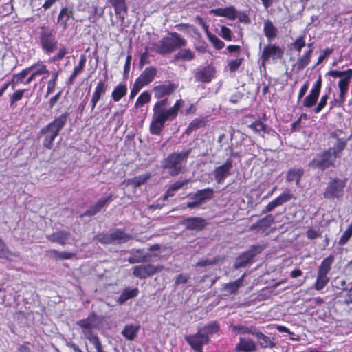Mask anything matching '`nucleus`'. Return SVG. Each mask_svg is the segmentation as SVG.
<instances>
[{"label": "nucleus", "instance_id": "4be33fe9", "mask_svg": "<svg viewBox=\"0 0 352 352\" xmlns=\"http://www.w3.org/2000/svg\"><path fill=\"white\" fill-rule=\"evenodd\" d=\"M256 349V342L250 338L240 337L235 346L236 352H253Z\"/></svg>", "mask_w": 352, "mask_h": 352}, {"label": "nucleus", "instance_id": "864d4df0", "mask_svg": "<svg viewBox=\"0 0 352 352\" xmlns=\"http://www.w3.org/2000/svg\"><path fill=\"white\" fill-rule=\"evenodd\" d=\"M59 72H55L52 74L51 78L47 82V94L45 97L53 93L55 90Z\"/></svg>", "mask_w": 352, "mask_h": 352}, {"label": "nucleus", "instance_id": "de8ad7c7", "mask_svg": "<svg viewBox=\"0 0 352 352\" xmlns=\"http://www.w3.org/2000/svg\"><path fill=\"white\" fill-rule=\"evenodd\" d=\"M188 183V180L177 181L172 185H170L167 190L166 195L164 196V199H166L169 196H173L174 192L180 188H182L185 184Z\"/></svg>", "mask_w": 352, "mask_h": 352}, {"label": "nucleus", "instance_id": "4d7b16f0", "mask_svg": "<svg viewBox=\"0 0 352 352\" xmlns=\"http://www.w3.org/2000/svg\"><path fill=\"white\" fill-rule=\"evenodd\" d=\"M150 177V174L142 175L131 179L130 183L137 188L144 184Z\"/></svg>", "mask_w": 352, "mask_h": 352}, {"label": "nucleus", "instance_id": "69168bd1", "mask_svg": "<svg viewBox=\"0 0 352 352\" xmlns=\"http://www.w3.org/2000/svg\"><path fill=\"white\" fill-rule=\"evenodd\" d=\"M90 343L94 344L95 349L97 352H104L102 346V344L100 341V339L98 336H94L89 339H88Z\"/></svg>", "mask_w": 352, "mask_h": 352}, {"label": "nucleus", "instance_id": "ddd939ff", "mask_svg": "<svg viewBox=\"0 0 352 352\" xmlns=\"http://www.w3.org/2000/svg\"><path fill=\"white\" fill-rule=\"evenodd\" d=\"M162 266H155L151 264L140 265L134 267L133 274L140 279L146 278L160 272Z\"/></svg>", "mask_w": 352, "mask_h": 352}, {"label": "nucleus", "instance_id": "13d9d810", "mask_svg": "<svg viewBox=\"0 0 352 352\" xmlns=\"http://www.w3.org/2000/svg\"><path fill=\"white\" fill-rule=\"evenodd\" d=\"M331 91V88L329 89V92L322 96L318 104L314 109V111L315 113H320L324 107L327 105V100L329 98V93Z\"/></svg>", "mask_w": 352, "mask_h": 352}, {"label": "nucleus", "instance_id": "6e6d98bb", "mask_svg": "<svg viewBox=\"0 0 352 352\" xmlns=\"http://www.w3.org/2000/svg\"><path fill=\"white\" fill-rule=\"evenodd\" d=\"M248 127L259 135H261V133H264L266 129V126L261 121H256L248 125Z\"/></svg>", "mask_w": 352, "mask_h": 352}, {"label": "nucleus", "instance_id": "c85d7f7f", "mask_svg": "<svg viewBox=\"0 0 352 352\" xmlns=\"http://www.w3.org/2000/svg\"><path fill=\"white\" fill-rule=\"evenodd\" d=\"M150 261V255L146 253L144 250L138 249L133 252L128 258V261L131 263H143Z\"/></svg>", "mask_w": 352, "mask_h": 352}, {"label": "nucleus", "instance_id": "58836bf2", "mask_svg": "<svg viewBox=\"0 0 352 352\" xmlns=\"http://www.w3.org/2000/svg\"><path fill=\"white\" fill-rule=\"evenodd\" d=\"M255 326L253 325H243V324H230V329L232 331L237 335V334H243L245 335L246 333L252 335V332L255 329Z\"/></svg>", "mask_w": 352, "mask_h": 352}, {"label": "nucleus", "instance_id": "a878e982", "mask_svg": "<svg viewBox=\"0 0 352 352\" xmlns=\"http://www.w3.org/2000/svg\"><path fill=\"white\" fill-rule=\"evenodd\" d=\"M210 13L215 16L226 17L230 20H234L236 18V10L234 6L212 9L210 10Z\"/></svg>", "mask_w": 352, "mask_h": 352}, {"label": "nucleus", "instance_id": "bf43d9fd", "mask_svg": "<svg viewBox=\"0 0 352 352\" xmlns=\"http://www.w3.org/2000/svg\"><path fill=\"white\" fill-rule=\"evenodd\" d=\"M352 236V223L347 228V229L342 234V236L340 238L338 241L339 245H345L349 239Z\"/></svg>", "mask_w": 352, "mask_h": 352}, {"label": "nucleus", "instance_id": "f8f14e48", "mask_svg": "<svg viewBox=\"0 0 352 352\" xmlns=\"http://www.w3.org/2000/svg\"><path fill=\"white\" fill-rule=\"evenodd\" d=\"M321 87L322 79L321 77H319L314 84L309 94L303 100L302 104L305 107L311 108L314 104H316L320 96Z\"/></svg>", "mask_w": 352, "mask_h": 352}, {"label": "nucleus", "instance_id": "f704fd0d", "mask_svg": "<svg viewBox=\"0 0 352 352\" xmlns=\"http://www.w3.org/2000/svg\"><path fill=\"white\" fill-rule=\"evenodd\" d=\"M113 243H126L131 239V236L120 229H116L111 232Z\"/></svg>", "mask_w": 352, "mask_h": 352}, {"label": "nucleus", "instance_id": "dca6fc26", "mask_svg": "<svg viewBox=\"0 0 352 352\" xmlns=\"http://www.w3.org/2000/svg\"><path fill=\"white\" fill-rule=\"evenodd\" d=\"M159 102H165L164 106L160 105L159 108L165 113L170 120H173L177 116L178 111L182 107L184 102L182 99L177 100L172 107L167 109V107L169 105L167 98L162 99Z\"/></svg>", "mask_w": 352, "mask_h": 352}, {"label": "nucleus", "instance_id": "c9c22d12", "mask_svg": "<svg viewBox=\"0 0 352 352\" xmlns=\"http://www.w3.org/2000/svg\"><path fill=\"white\" fill-rule=\"evenodd\" d=\"M349 140L338 138L333 147L328 148L329 151H331V153L333 154L336 159L340 157L341 153L346 148Z\"/></svg>", "mask_w": 352, "mask_h": 352}, {"label": "nucleus", "instance_id": "aec40b11", "mask_svg": "<svg viewBox=\"0 0 352 352\" xmlns=\"http://www.w3.org/2000/svg\"><path fill=\"white\" fill-rule=\"evenodd\" d=\"M111 6L114 8L115 14L121 22H124L128 12V6L126 0H109Z\"/></svg>", "mask_w": 352, "mask_h": 352}, {"label": "nucleus", "instance_id": "5fc2aeb1", "mask_svg": "<svg viewBox=\"0 0 352 352\" xmlns=\"http://www.w3.org/2000/svg\"><path fill=\"white\" fill-rule=\"evenodd\" d=\"M151 100V95L147 91L142 92L138 98L135 107L140 108L143 107L145 104L148 103Z\"/></svg>", "mask_w": 352, "mask_h": 352}, {"label": "nucleus", "instance_id": "9d476101", "mask_svg": "<svg viewBox=\"0 0 352 352\" xmlns=\"http://www.w3.org/2000/svg\"><path fill=\"white\" fill-rule=\"evenodd\" d=\"M184 339L195 352H203V346L210 342V338L199 330L195 333L186 335Z\"/></svg>", "mask_w": 352, "mask_h": 352}, {"label": "nucleus", "instance_id": "e433bc0d", "mask_svg": "<svg viewBox=\"0 0 352 352\" xmlns=\"http://www.w3.org/2000/svg\"><path fill=\"white\" fill-rule=\"evenodd\" d=\"M25 69H29V74L32 72L36 77L42 75L48 76L50 74L49 70L47 69V66L40 61L26 67Z\"/></svg>", "mask_w": 352, "mask_h": 352}, {"label": "nucleus", "instance_id": "49530a36", "mask_svg": "<svg viewBox=\"0 0 352 352\" xmlns=\"http://www.w3.org/2000/svg\"><path fill=\"white\" fill-rule=\"evenodd\" d=\"M25 91V89H18L14 93L9 94L10 107L14 108L16 107V103L22 99Z\"/></svg>", "mask_w": 352, "mask_h": 352}, {"label": "nucleus", "instance_id": "3c124183", "mask_svg": "<svg viewBox=\"0 0 352 352\" xmlns=\"http://www.w3.org/2000/svg\"><path fill=\"white\" fill-rule=\"evenodd\" d=\"M206 35L209 41L212 43L213 46L217 50H221L225 46V43L219 39L216 35L212 34L208 30H206Z\"/></svg>", "mask_w": 352, "mask_h": 352}, {"label": "nucleus", "instance_id": "79ce46f5", "mask_svg": "<svg viewBox=\"0 0 352 352\" xmlns=\"http://www.w3.org/2000/svg\"><path fill=\"white\" fill-rule=\"evenodd\" d=\"M139 325L127 324L124 327L122 331V334L127 340H132L135 337L137 333L139 331Z\"/></svg>", "mask_w": 352, "mask_h": 352}, {"label": "nucleus", "instance_id": "f3484780", "mask_svg": "<svg viewBox=\"0 0 352 352\" xmlns=\"http://www.w3.org/2000/svg\"><path fill=\"white\" fill-rule=\"evenodd\" d=\"M215 69L213 66L208 65L206 67L197 69L195 73V78L197 81L209 82L213 78Z\"/></svg>", "mask_w": 352, "mask_h": 352}, {"label": "nucleus", "instance_id": "6e6552de", "mask_svg": "<svg viewBox=\"0 0 352 352\" xmlns=\"http://www.w3.org/2000/svg\"><path fill=\"white\" fill-rule=\"evenodd\" d=\"M345 74L341 77L342 78L338 82V87L340 91L338 98H335L333 100L331 101L330 104L331 108L333 107H341L344 105L345 101V96L349 89V85L352 78V69H349L344 71Z\"/></svg>", "mask_w": 352, "mask_h": 352}, {"label": "nucleus", "instance_id": "bb28decb", "mask_svg": "<svg viewBox=\"0 0 352 352\" xmlns=\"http://www.w3.org/2000/svg\"><path fill=\"white\" fill-rule=\"evenodd\" d=\"M0 258L11 261H16L19 259L20 255L19 252H12L10 251L6 244L0 238Z\"/></svg>", "mask_w": 352, "mask_h": 352}, {"label": "nucleus", "instance_id": "7ed1b4c3", "mask_svg": "<svg viewBox=\"0 0 352 352\" xmlns=\"http://www.w3.org/2000/svg\"><path fill=\"white\" fill-rule=\"evenodd\" d=\"M190 153L191 149L172 153L161 162V167L167 170L171 176H176L182 172Z\"/></svg>", "mask_w": 352, "mask_h": 352}, {"label": "nucleus", "instance_id": "0e129e2a", "mask_svg": "<svg viewBox=\"0 0 352 352\" xmlns=\"http://www.w3.org/2000/svg\"><path fill=\"white\" fill-rule=\"evenodd\" d=\"M202 125V120L201 119L196 118L193 120L189 124L187 129L186 133H190L192 131L197 129L200 128Z\"/></svg>", "mask_w": 352, "mask_h": 352}, {"label": "nucleus", "instance_id": "412c9836", "mask_svg": "<svg viewBox=\"0 0 352 352\" xmlns=\"http://www.w3.org/2000/svg\"><path fill=\"white\" fill-rule=\"evenodd\" d=\"M182 225L188 230L199 231L206 226V222L201 217H188L182 221Z\"/></svg>", "mask_w": 352, "mask_h": 352}, {"label": "nucleus", "instance_id": "052dcab7", "mask_svg": "<svg viewBox=\"0 0 352 352\" xmlns=\"http://www.w3.org/2000/svg\"><path fill=\"white\" fill-rule=\"evenodd\" d=\"M95 240L102 244H111L113 243L111 234H99L94 237Z\"/></svg>", "mask_w": 352, "mask_h": 352}, {"label": "nucleus", "instance_id": "1a4fd4ad", "mask_svg": "<svg viewBox=\"0 0 352 352\" xmlns=\"http://www.w3.org/2000/svg\"><path fill=\"white\" fill-rule=\"evenodd\" d=\"M98 317L95 313H91L86 318L76 322V324L82 329V333L86 339L97 336L94 329L98 327Z\"/></svg>", "mask_w": 352, "mask_h": 352}, {"label": "nucleus", "instance_id": "09e8293b", "mask_svg": "<svg viewBox=\"0 0 352 352\" xmlns=\"http://www.w3.org/2000/svg\"><path fill=\"white\" fill-rule=\"evenodd\" d=\"M313 52V49H309L305 52L302 56L299 58L298 62V69L302 70L306 66H307L310 62V57Z\"/></svg>", "mask_w": 352, "mask_h": 352}, {"label": "nucleus", "instance_id": "7c9ffc66", "mask_svg": "<svg viewBox=\"0 0 352 352\" xmlns=\"http://www.w3.org/2000/svg\"><path fill=\"white\" fill-rule=\"evenodd\" d=\"M73 16V10L72 8H63L58 16L57 23L65 30L67 28V22Z\"/></svg>", "mask_w": 352, "mask_h": 352}, {"label": "nucleus", "instance_id": "393cba45", "mask_svg": "<svg viewBox=\"0 0 352 352\" xmlns=\"http://www.w3.org/2000/svg\"><path fill=\"white\" fill-rule=\"evenodd\" d=\"M257 340L258 344L262 348H272L274 346L272 339L263 333L256 327H255L252 335Z\"/></svg>", "mask_w": 352, "mask_h": 352}, {"label": "nucleus", "instance_id": "473e14b6", "mask_svg": "<svg viewBox=\"0 0 352 352\" xmlns=\"http://www.w3.org/2000/svg\"><path fill=\"white\" fill-rule=\"evenodd\" d=\"M263 32L267 40L271 41L277 36L278 31L273 23L270 19H267L264 21Z\"/></svg>", "mask_w": 352, "mask_h": 352}, {"label": "nucleus", "instance_id": "603ef678", "mask_svg": "<svg viewBox=\"0 0 352 352\" xmlns=\"http://www.w3.org/2000/svg\"><path fill=\"white\" fill-rule=\"evenodd\" d=\"M108 85L106 82L103 80H100L98 83L95 88V90L93 93V95L96 96L97 97L101 98V97L104 95L107 90Z\"/></svg>", "mask_w": 352, "mask_h": 352}, {"label": "nucleus", "instance_id": "72a5a7b5", "mask_svg": "<svg viewBox=\"0 0 352 352\" xmlns=\"http://www.w3.org/2000/svg\"><path fill=\"white\" fill-rule=\"evenodd\" d=\"M29 74V69H24L21 72L12 75V79L9 81L12 90H15L16 87L25 82L26 76Z\"/></svg>", "mask_w": 352, "mask_h": 352}, {"label": "nucleus", "instance_id": "6ab92c4d", "mask_svg": "<svg viewBox=\"0 0 352 352\" xmlns=\"http://www.w3.org/2000/svg\"><path fill=\"white\" fill-rule=\"evenodd\" d=\"M157 69L154 66L147 67L135 80L142 87H144L150 84L154 80L157 75Z\"/></svg>", "mask_w": 352, "mask_h": 352}, {"label": "nucleus", "instance_id": "20e7f679", "mask_svg": "<svg viewBox=\"0 0 352 352\" xmlns=\"http://www.w3.org/2000/svg\"><path fill=\"white\" fill-rule=\"evenodd\" d=\"M38 39L43 51L50 54L58 47L56 32L49 26H41L38 32Z\"/></svg>", "mask_w": 352, "mask_h": 352}, {"label": "nucleus", "instance_id": "2f4dec72", "mask_svg": "<svg viewBox=\"0 0 352 352\" xmlns=\"http://www.w3.org/2000/svg\"><path fill=\"white\" fill-rule=\"evenodd\" d=\"M214 195V190L211 188H207L202 190H197L195 195V199H197L198 202L201 205L206 201H208L212 198Z\"/></svg>", "mask_w": 352, "mask_h": 352}, {"label": "nucleus", "instance_id": "c03bdc74", "mask_svg": "<svg viewBox=\"0 0 352 352\" xmlns=\"http://www.w3.org/2000/svg\"><path fill=\"white\" fill-rule=\"evenodd\" d=\"M274 221V217L272 214H268L265 216L264 218L258 220L255 225L253 226L254 228H268L270 227L272 223Z\"/></svg>", "mask_w": 352, "mask_h": 352}, {"label": "nucleus", "instance_id": "a18cd8bd", "mask_svg": "<svg viewBox=\"0 0 352 352\" xmlns=\"http://www.w3.org/2000/svg\"><path fill=\"white\" fill-rule=\"evenodd\" d=\"M195 58V54L190 49L180 50L175 56V60H192Z\"/></svg>", "mask_w": 352, "mask_h": 352}, {"label": "nucleus", "instance_id": "a211bd4d", "mask_svg": "<svg viewBox=\"0 0 352 352\" xmlns=\"http://www.w3.org/2000/svg\"><path fill=\"white\" fill-rule=\"evenodd\" d=\"M293 198V195L290 192H283L278 197L270 201L262 210L263 214L267 213L278 206H282L285 203L289 201Z\"/></svg>", "mask_w": 352, "mask_h": 352}, {"label": "nucleus", "instance_id": "8fccbe9b", "mask_svg": "<svg viewBox=\"0 0 352 352\" xmlns=\"http://www.w3.org/2000/svg\"><path fill=\"white\" fill-rule=\"evenodd\" d=\"M329 281V278L328 276H322L317 274L314 288L318 291L322 290L327 285Z\"/></svg>", "mask_w": 352, "mask_h": 352}, {"label": "nucleus", "instance_id": "39448f33", "mask_svg": "<svg viewBox=\"0 0 352 352\" xmlns=\"http://www.w3.org/2000/svg\"><path fill=\"white\" fill-rule=\"evenodd\" d=\"M164 104L165 102H157L153 107V115L150 124V131L153 135H160L166 121L170 120L159 108L160 105L164 106Z\"/></svg>", "mask_w": 352, "mask_h": 352}, {"label": "nucleus", "instance_id": "774afa93", "mask_svg": "<svg viewBox=\"0 0 352 352\" xmlns=\"http://www.w3.org/2000/svg\"><path fill=\"white\" fill-rule=\"evenodd\" d=\"M294 47L298 52H300L302 47L305 46V41L304 38V36H300L294 42Z\"/></svg>", "mask_w": 352, "mask_h": 352}, {"label": "nucleus", "instance_id": "680f3d73", "mask_svg": "<svg viewBox=\"0 0 352 352\" xmlns=\"http://www.w3.org/2000/svg\"><path fill=\"white\" fill-rule=\"evenodd\" d=\"M113 200V195H110L106 197H102L96 203L99 210H101L103 208L107 206Z\"/></svg>", "mask_w": 352, "mask_h": 352}, {"label": "nucleus", "instance_id": "b1692460", "mask_svg": "<svg viewBox=\"0 0 352 352\" xmlns=\"http://www.w3.org/2000/svg\"><path fill=\"white\" fill-rule=\"evenodd\" d=\"M71 234L69 231L62 230L47 236V239L53 243L65 245L69 240Z\"/></svg>", "mask_w": 352, "mask_h": 352}, {"label": "nucleus", "instance_id": "ea45409f", "mask_svg": "<svg viewBox=\"0 0 352 352\" xmlns=\"http://www.w3.org/2000/svg\"><path fill=\"white\" fill-rule=\"evenodd\" d=\"M138 292L139 290L138 288L125 289L118 297L117 302L120 304H123L128 300L137 296Z\"/></svg>", "mask_w": 352, "mask_h": 352}, {"label": "nucleus", "instance_id": "5701e85b", "mask_svg": "<svg viewBox=\"0 0 352 352\" xmlns=\"http://www.w3.org/2000/svg\"><path fill=\"white\" fill-rule=\"evenodd\" d=\"M175 89L176 85L171 82L155 86L153 88L155 97L157 99L162 98L171 94Z\"/></svg>", "mask_w": 352, "mask_h": 352}, {"label": "nucleus", "instance_id": "338daca9", "mask_svg": "<svg viewBox=\"0 0 352 352\" xmlns=\"http://www.w3.org/2000/svg\"><path fill=\"white\" fill-rule=\"evenodd\" d=\"M242 63V58H236L234 60H230L228 62V67L230 72L236 71Z\"/></svg>", "mask_w": 352, "mask_h": 352}, {"label": "nucleus", "instance_id": "423d86ee", "mask_svg": "<svg viewBox=\"0 0 352 352\" xmlns=\"http://www.w3.org/2000/svg\"><path fill=\"white\" fill-rule=\"evenodd\" d=\"M336 159L328 149L318 153L309 162V166L324 170L334 166Z\"/></svg>", "mask_w": 352, "mask_h": 352}, {"label": "nucleus", "instance_id": "f257e3e1", "mask_svg": "<svg viewBox=\"0 0 352 352\" xmlns=\"http://www.w3.org/2000/svg\"><path fill=\"white\" fill-rule=\"evenodd\" d=\"M69 115L68 112L61 114L41 129L40 133L43 135V145L45 148L52 149L53 148L54 141L65 127Z\"/></svg>", "mask_w": 352, "mask_h": 352}, {"label": "nucleus", "instance_id": "a19ab883", "mask_svg": "<svg viewBox=\"0 0 352 352\" xmlns=\"http://www.w3.org/2000/svg\"><path fill=\"white\" fill-rule=\"evenodd\" d=\"M127 93V87L125 84L120 83L112 91L111 97L115 102H118Z\"/></svg>", "mask_w": 352, "mask_h": 352}, {"label": "nucleus", "instance_id": "e2e57ef3", "mask_svg": "<svg viewBox=\"0 0 352 352\" xmlns=\"http://www.w3.org/2000/svg\"><path fill=\"white\" fill-rule=\"evenodd\" d=\"M67 54V51L65 47H62L58 49V52L51 57L49 60L50 63H55L56 61H59L63 58L65 55Z\"/></svg>", "mask_w": 352, "mask_h": 352}, {"label": "nucleus", "instance_id": "cd10ccee", "mask_svg": "<svg viewBox=\"0 0 352 352\" xmlns=\"http://www.w3.org/2000/svg\"><path fill=\"white\" fill-rule=\"evenodd\" d=\"M304 172V169L301 167L289 168L286 174V181L288 182H294L296 185H298Z\"/></svg>", "mask_w": 352, "mask_h": 352}, {"label": "nucleus", "instance_id": "c756f323", "mask_svg": "<svg viewBox=\"0 0 352 352\" xmlns=\"http://www.w3.org/2000/svg\"><path fill=\"white\" fill-rule=\"evenodd\" d=\"M334 260L335 257L332 254L324 258L318 268L317 274L322 276H328Z\"/></svg>", "mask_w": 352, "mask_h": 352}, {"label": "nucleus", "instance_id": "4468645a", "mask_svg": "<svg viewBox=\"0 0 352 352\" xmlns=\"http://www.w3.org/2000/svg\"><path fill=\"white\" fill-rule=\"evenodd\" d=\"M233 167V162L228 159L221 166H217L214 169L213 175L217 184H221L225 179L231 174V170Z\"/></svg>", "mask_w": 352, "mask_h": 352}, {"label": "nucleus", "instance_id": "2eb2a0df", "mask_svg": "<svg viewBox=\"0 0 352 352\" xmlns=\"http://www.w3.org/2000/svg\"><path fill=\"white\" fill-rule=\"evenodd\" d=\"M283 54V50L275 45L268 44L263 50L261 59L263 63H265L272 58L274 60L281 58Z\"/></svg>", "mask_w": 352, "mask_h": 352}, {"label": "nucleus", "instance_id": "0eeeda50", "mask_svg": "<svg viewBox=\"0 0 352 352\" xmlns=\"http://www.w3.org/2000/svg\"><path fill=\"white\" fill-rule=\"evenodd\" d=\"M346 179L335 178L331 179L324 192V197L328 199H339L344 195Z\"/></svg>", "mask_w": 352, "mask_h": 352}, {"label": "nucleus", "instance_id": "9b49d317", "mask_svg": "<svg viewBox=\"0 0 352 352\" xmlns=\"http://www.w3.org/2000/svg\"><path fill=\"white\" fill-rule=\"evenodd\" d=\"M262 250L263 248L261 246H253L250 250L243 252L236 258L234 263V267L239 269L246 266Z\"/></svg>", "mask_w": 352, "mask_h": 352}, {"label": "nucleus", "instance_id": "4c0bfd02", "mask_svg": "<svg viewBox=\"0 0 352 352\" xmlns=\"http://www.w3.org/2000/svg\"><path fill=\"white\" fill-rule=\"evenodd\" d=\"M198 330L201 331L204 336L210 338V336L219 331V326L216 322H212L202 327H199Z\"/></svg>", "mask_w": 352, "mask_h": 352}, {"label": "nucleus", "instance_id": "f03ea898", "mask_svg": "<svg viewBox=\"0 0 352 352\" xmlns=\"http://www.w3.org/2000/svg\"><path fill=\"white\" fill-rule=\"evenodd\" d=\"M170 34V37H164L159 41L152 43V50L159 54L164 55L170 54L186 45V40L178 33L171 32Z\"/></svg>", "mask_w": 352, "mask_h": 352}, {"label": "nucleus", "instance_id": "37998d69", "mask_svg": "<svg viewBox=\"0 0 352 352\" xmlns=\"http://www.w3.org/2000/svg\"><path fill=\"white\" fill-rule=\"evenodd\" d=\"M245 275L243 274L241 278L234 280V282L226 283L224 285V289L230 294H235L238 289L243 286V281Z\"/></svg>", "mask_w": 352, "mask_h": 352}]
</instances>
